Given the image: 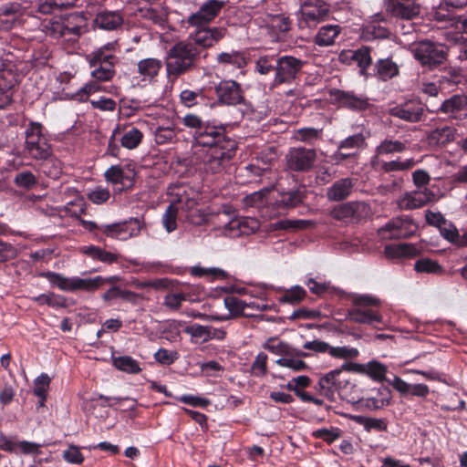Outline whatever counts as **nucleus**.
I'll use <instances>...</instances> for the list:
<instances>
[{"instance_id":"58","label":"nucleus","mask_w":467,"mask_h":467,"mask_svg":"<svg viewBox=\"0 0 467 467\" xmlns=\"http://www.w3.org/2000/svg\"><path fill=\"white\" fill-rule=\"evenodd\" d=\"M148 20H151L154 25L165 30L168 26V13L163 7L148 8Z\"/></svg>"},{"instance_id":"27","label":"nucleus","mask_w":467,"mask_h":467,"mask_svg":"<svg viewBox=\"0 0 467 467\" xmlns=\"http://www.w3.org/2000/svg\"><path fill=\"white\" fill-rule=\"evenodd\" d=\"M263 348L273 354L282 356H296L297 358H309L310 353L296 348L290 344L278 341L276 337H269L266 342L263 345Z\"/></svg>"},{"instance_id":"29","label":"nucleus","mask_w":467,"mask_h":467,"mask_svg":"<svg viewBox=\"0 0 467 467\" xmlns=\"http://www.w3.org/2000/svg\"><path fill=\"white\" fill-rule=\"evenodd\" d=\"M306 198L305 188L278 192L275 205L278 209H293L302 204Z\"/></svg>"},{"instance_id":"21","label":"nucleus","mask_w":467,"mask_h":467,"mask_svg":"<svg viewBox=\"0 0 467 467\" xmlns=\"http://www.w3.org/2000/svg\"><path fill=\"white\" fill-rule=\"evenodd\" d=\"M434 193L428 188L406 192L398 201V206L401 210H415L431 202L434 199Z\"/></svg>"},{"instance_id":"54","label":"nucleus","mask_w":467,"mask_h":467,"mask_svg":"<svg viewBox=\"0 0 467 467\" xmlns=\"http://www.w3.org/2000/svg\"><path fill=\"white\" fill-rule=\"evenodd\" d=\"M14 183L17 187L30 190L37 184V179L31 171H23L16 174Z\"/></svg>"},{"instance_id":"12","label":"nucleus","mask_w":467,"mask_h":467,"mask_svg":"<svg viewBox=\"0 0 467 467\" xmlns=\"http://www.w3.org/2000/svg\"><path fill=\"white\" fill-rule=\"evenodd\" d=\"M366 146V137L363 133L353 134L338 143L337 150L331 155V159L337 165L348 159L357 160L359 150Z\"/></svg>"},{"instance_id":"44","label":"nucleus","mask_w":467,"mask_h":467,"mask_svg":"<svg viewBox=\"0 0 467 467\" xmlns=\"http://www.w3.org/2000/svg\"><path fill=\"white\" fill-rule=\"evenodd\" d=\"M39 169L47 177L52 179L59 178L60 174L62 173L61 162L52 154L47 159L41 161Z\"/></svg>"},{"instance_id":"60","label":"nucleus","mask_w":467,"mask_h":467,"mask_svg":"<svg viewBox=\"0 0 467 467\" xmlns=\"http://www.w3.org/2000/svg\"><path fill=\"white\" fill-rule=\"evenodd\" d=\"M191 275L197 277L213 276L215 279H225L227 273L220 268H202L201 266H193L191 268Z\"/></svg>"},{"instance_id":"43","label":"nucleus","mask_w":467,"mask_h":467,"mask_svg":"<svg viewBox=\"0 0 467 467\" xmlns=\"http://www.w3.org/2000/svg\"><path fill=\"white\" fill-rule=\"evenodd\" d=\"M42 125L40 123L31 122L29 128L26 130V147L25 150L32 149L33 147L39 145L41 142L46 141L45 138H43L42 133Z\"/></svg>"},{"instance_id":"11","label":"nucleus","mask_w":467,"mask_h":467,"mask_svg":"<svg viewBox=\"0 0 467 467\" xmlns=\"http://www.w3.org/2000/svg\"><path fill=\"white\" fill-rule=\"evenodd\" d=\"M197 27L194 32L190 33L186 40L196 49H201V52L216 45L225 36L227 31L224 27H210L208 25Z\"/></svg>"},{"instance_id":"5","label":"nucleus","mask_w":467,"mask_h":467,"mask_svg":"<svg viewBox=\"0 0 467 467\" xmlns=\"http://www.w3.org/2000/svg\"><path fill=\"white\" fill-rule=\"evenodd\" d=\"M447 47L431 40H421L414 43L411 52L414 58L421 67L430 70L443 65L448 57Z\"/></svg>"},{"instance_id":"38","label":"nucleus","mask_w":467,"mask_h":467,"mask_svg":"<svg viewBox=\"0 0 467 467\" xmlns=\"http://www.w3.org/2000/svg\"><path fill=\"white\" fill-rule=\"evenodd\" d=\"M294 138L297 141L315 146L317 141L323 140V129L303 127L295 131Z\"/></svg>"},{"instance_id":"10","label":"nucleus","mask_w":467,"mask_h":467,"mask_svg":"<svg viewBox=\"0 0 467 467\" xmlns=\"http://www.w3.org/2000/svg\"><path fill=\"white\" fill-rule=\"evenodd\" d=\"M329 13V5L324 0H306L301 5L298 26L301 29L315 27L325 20Z\"/></svg>"},{"instance_id":"23","label":"nucleus","mask_w":467,"mask_h":467,"mask_svg":"<svg viewBox=\"0 0 467 467\" xmlns=\"http://www.w3.org/2000/svg\"><path fill=\"white\" fill-rule=\"evenodd\" d=\"M409 148V141L406 140H397L393 136H387L375 148L373 160L381 156H393L406 151ZM374 162V161H372Z\"/></svg>"},{"instance_id":"53","label":"nucleus","mask_w":467,"mask_h":467,"mask_svg":"<svg viewBox=\"0 0 467 467\" xmlns=\"http://www.w3.org/2000/svg\"><path fill=\"white\" fill-rule=\"evenodd\" d=\"M387 394L386 397H382L380 399L378 398H368L363 400V405L371 410H377L382 409L383 407L389 404V394L390 390L389 388H383L382 390H379L380 395Z\"/></svg>"},{"instance_id":"22","label":"nucleus","mask_w":467,"mask_h":467,"mask_svg":"<svg viewBox=\"0 0 467 467\" xmlns=\"http://www.w3.org/2000/svg\"><path fill=\"white\" fill-rule=\"evenodd\" d=\"M400 74V67L392 57H376L374 66L369 73L370 78H376L381 81H388Z\"/></svg>"},{"instance_id":"28","label":"nucleus","mask_w":467,"mask_h":467,"mask_svg":"<svg viewBox=\"0 0 467 467\" xmlns=\"http://www.w3.org/2000/svg\"><path fill=\"white\" fill-rule=\"evenodd\" d=\"M356 65L359 69V75L369 78L371 67L374 66L373 59L377 57V53L373 47L362 45L355 49Z\"/></svg>"},{"instance_id":"51","label":"nucleus","mask_w":467,"mask_h":467,"mask_svg":"<svg viewBox=\"0 0 467 467\" xmlns=\"http://www.w3.org/2000/svg\"><path fill=\"white\" fill-rule=\"evenodd\" d=\"M302 358L296 356H285V358H281L275 362L280 367L288 368L294 371H303L308 368V365Z\"/></svg>"},{"instance_id":"13","label":"nucleus","mask_w":467,"mask_h":467,"mask_svg":"<svg viewBox=\"0 0 467 467\" xmlns=\"http://www.w3.org/2000/svg\"><path fill=\"white\" fill-rule=\"evenodd\" d=\"M369 210L366 202L353 201L334 206L330 211V216L337 221L349 223L367 217Z\"/></svg>"},{"instance_id":"50","label":"nucleus","mask_w":467,"mask_h":467,"mask_svg":"<svg viewBox=\"0 0 467 467\" xmlns=\"http://www.w3.org/2000/svg\"><path fill=\"white\" fill-rule=\"evenodd\" d=\"M113 364L118 369L127 373H138L140 371L138 362L129 356L114 358Z\"/></svg>"},{"instance_id":"6","label":"nucleus","mask_w":467,"mask_h":467,"mask_svg":"<svg viewBox=\"0 0 467 467\" xmlns=\"http://www.w3.org/2000/svg\"><path fill=\"white\" fill-rule=\"evenodd\" d=\"M379 300L370 296H358L353 298V306L348 310L350 321L364 325L380 324L382 316L379 311Z\"/></svg>"},{"instance_id":"4","label":"nucleus","mask_w":467,"mask_h":467,"mask_svg":"<svg viewBox=\"0 0 467 467\" xmlns=\"http://www.w3.org/2000/svg\"><path fill=\"white\" fill-rule=\"evenodd\" d=\"M173 111L159 105H148V128L157 144H165L174 137Z\"/></svg>"},{"instance_id":"24","label":"nucleus","mask_w":467,"mask_h":467,"mask_svg":"<svg viewBox=\"0 0 467 467\" xmlns=\"http://www.w3.org/2000/svg\"><path fill=\"white\" fill-rule=\"evenodd\" d=\"M16 82L15 74L0 63V109L6 108L12 102V88Z\"/></svg>"},{"instance_id":"19","label":"nucleus","mask_w":467,"mask_h":467,"mask_svg":"<svg viewBox=\"0 0 467 467\" xmlns=\"http://www.w3.org/2000/svg\"><path fill=\"white\" fill-rule=\"evenodd\" d=\"M331 95L339 108L352 111H363L370 106L367 98L357 96L353 91L335 89L331 92Z\"/></svg>"},{"instance_id":"41","label":"nucleus","mask_w":467,"mask_h":467,"mask_svg":"<svg viewBox=\"0 0 467 467\" xmlns=\"http://www.w3.org/2000/svg\"><path fill=\"white\" fill-rule=\"evenodd\" d=\"M414 270L417 273L431 274L441 275L444 273L443 267L437 260L431 258H420L414 264Z\"/></svg>"},{"instance_id":"35","label":"nucleus","mask_w":467,"mask_h":467,"mask_svg":"<svg viewBox=\"0 0 467 467\" xmlns=\"http://www.w3.org/2000/svg\"><path fill=\"white\" fill-rule=\"evenodd\" d=\"M94 22L101 29L114 30L122 25L123 18L119 12L107 11L99 13Z\"/></svg>"},{"instance_id":"15","label":"nucleus","mask_w":467,"mask_h":467,"mask_svg":"<svg viewBox=\"0 0 467 467\" xmlns=\"http://www.w3.org/2000/svg\"><path fill=\"white\" fill-rule=\"evenodd\" d=\"M225 4L224 0H207L188 17L187 23L191 26H207L219 16Z\"/></svg>"},{"instance_id":"1","label":"nucleus","mask_w":467,"mask_h":467,"mask_svg":"<svg viewBox=\"0 0 467 467\" xmlns=\"http://www.w3.org/2000/svg\"><path fill=\"white\" fill-rule=\"evenodd\" d=\"M182 124L191 130L194 142L208 148L202 160L206 171L221 172L235 156L237 142L226 135L223 126L204 121L199 115L187 113L181 119Z\"/></svg>"},{"instance_id":"8","label":"nucleus","mask_w":467,"mask_h":467,"mask_svg":"<svg viewBox=\"0 0 467 467\" xmlns=\"http://www.w3.org/2000/svg\"><path fill=\"white\" fill-rule=\"evenodd\" d=\"M317 158L314 148L292 147L285 154V166L290 171L306 173L315 167Z\"/></svg>"},{"instance_id":"16","label":"nucleus","mask_w":467,"mask_h":467,"mask_svg":"<svg viewBox=\"0 0 467 467\" xmlns=\"http://www.w3.org/2000/svg\"><path fill=\"white\" fill-rule=\"evenodd\" d=\"M180 323L172 320L158 321L150 319L148 323V340L155 341L163 338L168 341H176L180 335Z\"/></svg>"},{"instance_id":"64","label":"nucleus","mask_w":467,"mask_h":467,"mask_svg":"<svg viewBox=\"0 0 467 467\" xmlns=\"http://www.w3.org/2000/svg\"><path fill=\"white\" fill-rule=\"evenodd\" d=\"M187 299L185 293H167L164 296L163 305L171 309L177 310L180 308L182 303Z\"/></svg>"},{"instance_id":"40","label":"nucleus","mask_w":467,"mask_h":467,"mask_svg":"<svg viewBox=\"0 0 467 467\" xmlns=\"http://www.w3.org/2000/svg\"><path fill=\"white\" fill-rule=\"evenodd\" d=\"M352 420L358 425L364 427L365 431L370 432L371 431H386L388 429V420L386 419H376L363 415H355Z\"/></svg>"},{"instance_id":"34","label":"nucleus","mask_w":467,"mask_h":467,"mask_svg":"<svg viewBox=\"0 0 467 467\" xmlns=\"http://www.w3.org/2000/svg\"><path fill=\"white\" fill-rule=\"evenodd\" d=\"M209 91H211V88ZM207 99L208 89L205 88L196 90L183 89L180 94L181 103L187 108H192L198 104H206Z\"/></svg>"},{"instance_id":"32","label":"nucleus","mask_w":467,"mask_h":467,"mask_svg":"<svg viewBox=\"0 0 467 467\" xmlns=\"http://www.w3.org/2000/svg\"><path fill=\"white\" fill-rule=\"evenodd\" d=\"M342 27L339 25H324L315 36L314 43L319 47H329L335 44L336 38L340 35Z\"/></svg>"},{"instance_id":"55","label":"nucleus","mask_w":467,"mask_h":467,"mask_svg":"<svg viewBox=\"0 0 467 467\" xmlns=\"http://www.w3.org/2000/svg\"><path fill=\"white\" fill-rule=\"evenodd\" d=\"M224 305L233 316H246L244 313L246 306H248L246 301L235 296H227L224 298Z\"/></svg>"},{"instance_id":"7","label":"nucleus","mask_w":467,"mask_h":467,"mask_svg":"<svg viewBox=\"0 0 467 467\" xmlns=\"http://www.w3.org/2000/svg\"><path fill=\"white\" fill-rule=\"evenodd\" d=\"M306 61L293 56H278L276 73L271 83V88L281 85H291L299 78Z\"/></svg>"},{"instance_id":"46","label":"nucleus","mask_w":467,"mask_h":467,"mask_svg":"<svg viewBox=\"0 0 467 467\" xmlns=\"http://www.w3.org/2000/svg\"><path fill=\"white\" fill-rule=\"evenodd\" d=\"M87 60L90 67H97L98 64H109L115 66L118 58L111 53L96 49L87 56Z\"/></svg>"},{"instance_id":"42","label":"nucleus","mask_w":467,"mask_h":467,"mask_svg":"<svg viewBox=\"0 0 467 467\" xmlns=\"http://www.w3.org/2000/svg\"><path fill=\"white\" fill-rule=\"evenodd\" d=\"M364 368L365 371L363 374L368 376L374 381H388L386 378L388 368L384 364L377 360H371L367 364H364Z\"/></svg>"},{"instance_id":"63","label":"nucleus","mask_w":467,"mask_h":467,"mask_svg":"<svg viewBox=\"0 0 467 467\" xmlns=\"http://www.w3.org/2000/svg\"><path fill=\"white\" fill-rule=\"evenodd\" d=\"M177 213L178 209L173 204H170L163 214L162 223L168 233H171L177 227Z\"/></svg>"},{"instance_id":"37","label":"nucleus","mask_w":467,"mask_h":467,"mask_svg":"<svg viewBox=\"0 0 467 467\" xmlns=\"http://www.w3.org/2000/svg\"><path fill=\"white\" fill-rule=\"evenodd\" d=\"M131 223H115L111 224H101L99 231L107 236L125 240L133 234V229H130Z\"/></svg>"},{"instance_id":"18","label":"nucleus","mask_w":467,"mask_h":467,"mask_svg":"<svg viewBox=\"0 0 467 467\" xmlns=\"http://www.w3.org/2000/svg\"><path fill=\"white\" fill-rule=\"evenodd\" d=\"M421 5L418 0H388L387 10L392 16L412 20L420 14Z\"/></svg>"},{"instance_id":"61","label":"nucleus","mask_w":467,"mask_h":467,"mask_svg":"<svg viewBox=\"0 0 467 467\" xmlns=\"http://www.w3.org/2000/svg\"><path fill=\"white\" fill-rule=\"evenodd\" d=\"M306 295V292L303 287L296 285L290 290H287L285 294L280 298V301L283 303L296 304L302 301Z\"/></svg>"},{"instance_id":"14","label":"nucleus","mask_w":467,"mask_h":467,"mask_svg":"<svg viewBox=\"0 0 467 467\" xmlns=\"http://www.w3.org/2000/svg\"><path fill=\"white\" fill-rule=\"evenodd\" d=\"M389 114L407 122H420L425 117V106L416 99H407L389 109Z\"/></svg>"},{"instance_id":"33","label":"nucleus","mask_w":467,"mask_h":467,"mask_svg":"<svg viewBox=\"0 0 467 467\" xmlns=\"http://www.w3.org/2000/svg\"><path fill=\"white\" fill-rule=\"evenodd\" d=\"M419 253V249L412 244H387L384 248V254L389 259L414 257Z\"/></svg>"},{"instance_id":"36","label":"nucleus","mask_w":467,"mask_h":467,"mask_svg":"<svg viewBox=\"0 0 467 467\" xmlns=\"http://www.w3.org/2000/svg\"><path fill=\"white\" fill-rule=\"evenodd\" d=\"M390 34L389 27L382 26L379 21L374 20L363 27L361 37L365 41H372L375 39L389 38Z\"/></svg>"},{"instance_id":"20","label":"nucleus","mask_w":467,"mask_h":467,"mask_svg":"<svg viewBox=\"0 0 467 467\" xmlns=\"http://www.w3.org/2000/svg\"><path fill=\"white\" fill-rule=\"evenodd\" d=\"M417 224L410 216L396 217L388 222L382 231L390 233V238L401 239L410 238L417 231Z\"/></svg>"},{"instance_id":"31","label":"nucleus","mask_w":467,"mask_h":467,"mask_svg":"<svg viewBox=\"0 0 467 467\" xmlns=\"http://www.w3.org/2000/svg\"><path fill=\"white\" fill-rule=\"evenodd\" d=\"M248 57L244 51L232 50L231 52H222L216 57V61L223 67L232 66L236 69H243L248 64Z\"/></svg>"},{"instance_id":"2","label":"nucleus","mask_w":467,"mask_h":467,"mask_svg":"<svg viewBox=\"0 0 467 467\" xmlns=\"http://www.w3.org/2000/svg\"><path fill=\"white\" fill-rule=\"evenodd\" d=\"M201 49H196L190 41L181 40L168 51L166 58L167 72L175 78L198 68Z\"/></svg>"},{"instance_id":"49","label":"nucleus","mask_w":467,"mask_h":467,"mask_svg":"<svg viewBox=\"0 0 467 467\" xmlns=\"http://www.w3.org/2000/svg\"><path fill=\"white\" fill-rule=\"evenodd\" d=\"M439 230L444 239L461 247V243L462 242V235L459 234L457 228L452 223L447 221V224H441Z\"/></svg>"},{"instance_id":"47","label":"nucleus","mask_w":467,"mask_h":467,"mask_svg":"<svg viewBox=\"0 0 467 467\" xmlns=\"http://www.w3.org/2000/svg\"><path fill=\"white\" fill-rule=\"evenodd\" d=\"M83 253L88 256H90L93 259L99 260L103 263L111 264L113 262H116L118 259L117 254L107 252L98 246H88L85 247L83 250Z\"/></svg>"},{"instance_id":"59","label":"nucleus","mask_w":467,"mask_h":467,"mask_svg":"<svg viewBox=\"0 0 467 467\" xmlns=\"http://www.w3.org/2000/svg\"><path fill=\"white\" fill-rule=\"evenodd\" d=\"M153 358L156 363L163 366H170L173 364L179 358L176 350H168L166 348H159L154 354Z\"/></svg>"},{"instance_id":"17","label":"nucleus","mask_w":467,"mask_h":467,"mask_svg":"<svg viewBox=\"0 0 467 467\" xmlns=\"http://www.w3.org/2000/svg\"><path fill=\"white\" fill-rule=\"evenodd\" d=\"M466 106L467 96L455 94L445 99L437 109L431 111L444 113L451 119L462 121L467 118V113L464 110Z\"/></svg>"},{"instance_id":"48","label":"nucleus","mask_w":467,"mask_h":467,"mask_svg":"<svg viewBox=\"0 0 467 467\" xmlns=\"http://www.w3.org/2000/svg\"><path fill=\"white\" fill-rule=\"evenodd\" d=\"M342 431L339 428H322L317 429L312 432V436L315 439H319L325 441L327 444L333 443L335 441L338 440L341 437Z\"/></svg>"},{"instance_id":"56","label":"nucleus","mask_w":467,"mask_h":467,"mask_svg":"<svg viewBox=\"0 0 467 467\" xmlns=\"http://www.w3.org/2000/svg\"><path fill=\"white\" fill-rule=\"evenodd\" d=\"M268 357L265 352H259L251 366V375L262 378L267 373Z\"/></svg>"},{"instance_id":"62","label":"nucleus","mask_w":467,"mask_h":467,"mask_svg":"<svg viewBox=\"0 0 467 467\" xmlns=\"http://www.w3.org/2000/svg\"><path fill=\"white\" fill-rule=\"evenodd\" d=\"M184 332L193 338L200 339L202 342H208V326H202L197 323L191 324L184 328Z\"/></svg>"},{"instance_id":"26","label":"nucleus","mask_w":467,"mask_h":467,"mask_svg":"<svg viewBox=\"0 0 467 467\" xmlns=\"http://www.w3.org/2000/svg\"><path fill=\"white\" fill-rule=\"evenodd\" d=\"M467 6V0H441L433 11V19L440 23L451 22L453 12Z\"/></svg>"},{"instance_id":"45","label":"nucleus","mask_w":467,"mask_h":467,"mask_svg":"<svg viewBox=\"0 0 467 467\" xmlns=\"http://www.w3.org/2000/svg\"><path fill=\"white\" fill-rule=\"evenodd\" d=\"M278 56L265 55L261 56L255 61V71L261 75H268L272 72L276 73V64Z\"/></svg>"},{"instance_id":"39","label":"nucleus","mask_w":467,"mask_h":467,"mask_svg":"<svg viewBox=\"0 0 467 467\" xmlns=\"http://www.w3.org/2000/svg\"><path fill=\"white\" fill-rule=\"evenodd\" d=\"M379 163L380 164V171L384 173L406 171L411 170L416 165V161L413 158L401 160L400 157L389 161H382Z\"/></svg>"},{"instance_id":"57","label":"nucleus","mask_w":467,"mask_h":467,"mask_svg":"<svg viewBox=\"0 0 467 467\" xmlns=\"http://www.w3.org/2000/svg\"><path fill=\"white\" fill-rule=\"evenodd\" d=\"M329 355L336 358L354 359L359 356V351L356 348L348 346L332 347L330 346Z\"/></svg>"},{"instance_id":"25","label":"nucleus","mask_w":467,"mask_h":467,"mask_svg":"<svg viewBox=\"0 0 467 467\" xmlns=\"http://www.w3.org/2000/svg\"><path fill=\"white\" fill-rule=\"evenodd\" d=\"M354 186V179L349 177L341 178L327 188V197L331 202H342L351 195Z\"/></svg>"},{"instance_id":"30","label":"nucleus","mask_w":467,"mask_h":467,"mask_svg":"<svg viewBox=\"0 0 467 467\" xmlns=\"http://www.w3.org/2000/svg\"><path fill=\"white\" fill-rule=\"evenodd\" d=\"M337 378L338 370H330L319 379L315 389L328 400L333 401L335 400V390L340 388Z\"/></svg>"},{"instance_id":"52","label":"nucleus","mask_w":467,"mask_h":467,"mask_svg":"<svg viewBox=\"0 0 467 467\" xmlns=\"http://www.w3.org/2000/svg\"><path fill=\"white\" fill-rule=\"evenodd\" d=\"M143 138V134L136 128H131L126 131L120 139L121 146L127 149L136 148Z\"/></svg>"},{"instance_id":"3","label":"nucleus","mask_w":467,"mask_h":467,"mask_svg":"<svg viewBox=\"0 0 467 467\" xmlns=\"http://www.w3.org/2000/svg\"><path fill=\"white\" fill-rule=\"evenodd\" d=\"M216 100L213 105L239 107L243 116L254 112L253 103L245 98L242 85L233 79H223L214 86Z\"/></svg>"},{"instance_id":"9","label":"nucleus","mask_w":467,"mask_h":467,"mask_svg":"<svg viewBox=\"0 0 467 467\" xmlns=\"http://www.w3.org/2000/svg\"><path fill=\"white\" fill-rule=\"evenodd\" d=\"M39 275L47 278L51 285L64 291H74L78 289L91 291L104 284V279L101 276L89 279H81L78 277L70 279L54 272H43Z\"/></svg>"}]
</instances>
